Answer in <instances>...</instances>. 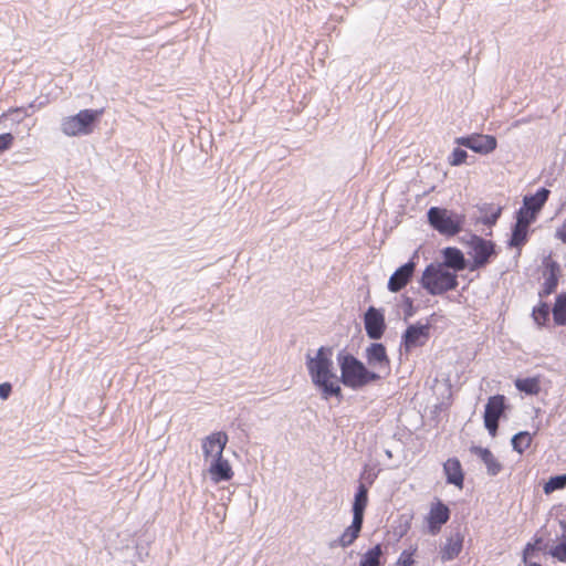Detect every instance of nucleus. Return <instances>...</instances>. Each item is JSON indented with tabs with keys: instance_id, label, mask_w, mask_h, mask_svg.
Returning <instances> with one entry per match:
<instances>
[{
	"instance_id": "1",
	"label": "nucleus",
	"mask_w": 566,
	"mask_h": 566,
	"mask_svg": "<svg viewBox=\"0 0 566 566\" xmlns=\"http://www.w3.org/2000/svg\"><path fill=\"white\" fill-rule=\"evenodd\" d=\"M332 357L333 347L328 346H321L315 356L306 354L308 375L323 400L334 397L342 401L344 396L339 384L352 390H360L384 379L381 374L368 368L365 363L346 349L337 353L336 360L340 371V375L337 376Z\"/></svg>"
},
{
	"instance_id": "2",
	"label": "nucleus",
	"mask_w": 566,
	"mask_h": 566,
	"mask_svg": "<svg viewBox=\"0 0 566 566\" xmlns=\"http://www.w3.org/2000/svg\"><path fill=\"white\" fill-rule=\"evenodd\" d=\"M420 285L432 296L442 295L457 290L458 275L442 264L430 263L426 266L419 280Z\"/></svg>"
},
{
	"instance_id": "3",
	"label": "nucleus",
	"mask_w": 566,
	"mask_h": 566,
	"mask_svg": "<svg viewBox=\"0 0 566 566\" xmlns=\"http://www.w3.org/2000/svg\"><path fill=\"white\" fill-rule=\"evenodd\" d=\"M429 226L444 237H454L463 230L465 216L442 207H430L427 211Z\"/></svg>"
},
{
	"instance_id": "4",
	"label": "nucleus",
	"mask_w": 566,
	"mask_h": 566,
	"mask_svg": "<svg viewBox=\"0 0 566 566\" xmlns=\"http://www.w3.org/2000/svg\"><path fill=\"white\" fill-rule=\"evenodd\" d=\"M104 113L99 109H82L73 116L64 117L61 122V130L66 136H85L94 132Z\"/></svg>"
},
{
	"instance_id": "5",
	"label": "nucleus",
	"mask_w": 566,
	"mask_h": 566,
	"mask_svg": "<svg viewBox=\"0 0 566 566\" xmlns=\"http://www.w3.org/2000/svg\"><path fill=\"white\" fill-rule=\"evenodd\" d=\"M468 254L472 258L469 265L470 271H478L489 265L499 254L495 242L486 240L475 233L469 234Z\"/></svg>"
},
{
	"instance_id": "6",
	"label": "nucleus",
	"mask_w": 566,
	"mask_h": 566,
	"mask_svg": "<svg viewBox=\"0 0 566 566\" xmlns=\"http://www.w3.org/2000/svg\"><path fill=\"white\" fill-rule=\"evenodd\" d=\"M551 190L541 187L534 195H526L523 198L522 207L515 212V219L532 224L536 221L538 213L547 202Z\"/></svg>"
},
{
	"instance_id": "7",
	"label": "nucleus",
	"mask_w": 566,
	"mask_h": 566,
	"mask_svg": "<svg viewBox=\"0 0 566 566\" xmlns=\"http://www.w3.org/2000/svg\"><path fill=\"white\" fill-rule=\"evenodd\" d=\"M366 365L386 378L390 375V358L382 343L374 342L365 349Z\"/></svg>"
},
{
	"instance_id": "8",
	"label": "nucleus",
	"mask_w": 566,
	"mask_h": 566,
	"mask_svg": "<svg viewBox=\"0 0 566 566\" xmlns=\"http://www.w3.org/2000/svg\"><path fill=\"white\" fill-rule=\"evenodd\" d=\"M430 337V324L417 322L410 324L401 336V348L408 354L416 347L423 346Z\"/></svg>"
},
{
	"instance_id": "9",
	"label": "nucleus",
	"mask_w": 566,
	"mask_h": 566,
	"mask_svg": "<svg viewBox=\"0 0 566 566\" xmlns=\"http://www.w3.org/2000/svg\"><path fill=\"white\" fill-rule=\"evenodd\" d=\"M455 144L480 155H488L497 147V140L493 135L471 134L455 138Z\"/></svg>"
},
{
	"instance_id": "10",
	"label": "nucleus",
	"mask_w": 566,
	"mask_h": 566,
	"mask_svg": "<svg viewBox=\"0 0 566 566\" xmlns=\"http://www.w3.org/2000/svg\"><path fill=\"white\" fill-rule=\"evenodd\" d=\"M416 258L417 253H415L408 262L397 268L396 271L390 275L387 283V289L389 292L398 293L411 282L417 268Z\"/></svg>"
},
{
	"instance_id": "11",
	"label": "nucleus",
	"mask_w": 566,
	"mask_h": 566,
	"mask_svg": "<svg viewBox=\"0 0 566 566\" xmlns=\"http://www.w3.org/2000/svg\"><path fill=\"white\" fill-rule=\"evenodd\" d=\"M366 335L373 340H379L386 331L385 311L369 306L364 314Z\"/></svg>"
},
{
	"instance_id": "12",
	"label": "nucleus",
	"mask_w": 566,
	"mask_h": 566,
	"mask_svg": "<svg viewBox=\"0 0 566 566\" xmlns=\"http://www.w3.org/2000/svg\"><path fill=\"white\" fill-rule=\"evenodd\" d=\"M451 511L447 504L437 499L431 503L430 511L426 517L428 532L431 535L440 533L442 526L450 520Z\"/></svg>"
},
{
	"instance_id": "13",
	"label": "nucleus",
	"mask_w": 566,
	"mask_h": 566,
	"mask_svg": "<svg viewBox=\"0 0 566 566\" xmlns=\"http://www.w3.org/2000/svg\"><path fill=\"white\" fill-rule=\"evenodd\" d=\"M559 274L560 268L558 262L548 259L545 262V271L543 273L544 283L538 292V296L541 298L547 297L556 291L558 286Z\"/></svg>"
},
{
	"instance_id": "14",
	"label": "nucleus",
	"mask_w": 566,
	"mask_h": 566,
	"mask_svg": "<svg viewBox=\"0 0 566 566\" xmlns=\"http://www.w3.org/2000/svg\"><path fill=\"white\" fill-rule=\"evenodd\" d=\"M228 442V436L223 431L211 433L202 441V452L206 459L222 454Z\"/></svg>"
},
{
	"instance_id": "15",
	"label": "nucleus",
	"mask_w": 566,
	"mask_h": 566,
	"mask_svg": "<svg viewBox=\"0 0 566 566\" xmlns=\"http://www.w3.org/2000/svg\"><path fill=\"white\" fill-rule=\"evenodd\" d=\"M442 258H443V266L446 269H452L453 272H460L469 268L468 260L465 259L463 252L455 248V247H447L442 251Z\"/></svg>"
},
{
	"instance_id": "16",
	"label": "nucleus",
	"mask_w": 566,
	"mask_h": 566,
	"mask_svg": "<svg viewBox=\"0 0 566 566\" xmlns=\"http://www.w3.org/2000/svg\"><path fill=\"white\" fill-rule=\"evenodd\" d=\"M443 473L446 475L447 484H452L460 490L463 489L464 471L458 458H449L443 463Z\"/></svg>"
},
{
	"instance_id": "17",
	"label": "nucleus",
	"mask_w": 566,
	"mask_h": 566,
	"mask_svg": "<svg viewBox=\"0 0 566 566\" xmlns=\"http://www.w3.org/2000/svg\"><path fill=\"white\" fill-rule=\"evenodd\" d=\"M509 409L510 406L507 405L506 397L504 395L497 394L491 396L484 407L483 418L501 420L502 418H506V411Z\"/></svg>"
},
{
	"instance_id": "18",
	"label": "nucleus",
	"mask_w": 566,
	"mask_h": 566,
	"mask_svg": "<svg viewBox=\"0 0 566 566\" xmlns=\"http://www.w3.org/2000/svg\"><path fill=\"white\" fill-rule=\"evenodd\" d=\"M469 450L484 463L489 475L495 476L502 471V463L494 457L490 449L473 444Z\"/></svg>"
},
{
	"instance_id": "19",
	"label": "nucleus",
	"mask_w": 566,
	"mask_h": 566,
	"mask_svg": "<svg viewBox=\"0 0 566 566\" xmlns=\"http://www.w3.org/2000/svg\"><path fill=\"white\" fill-rule=\"evenodd\" d=\"M209 473L216 483L230 481L233 476L232 468L222 454L214 457L211 461Z\"/></svg>"
},
{
	"instance_id": "20",
	"label": "nucleus",
	"mask_w": 566,
	"mask_h": 566,
	"mask_svg": "<svg viewBox=\"0 0 566 566\" xmlns=\"http://www.w3.org/2000/svg\"><path fill=\"white\" fill-rule=\"evenodd\" d=\"M530 226L531 224H526L524 221L515 219V222L511 228V237L507 241V245L509 248L517 249L518 254L528 241Z\"/></svg>"
},
{
	"instance_id": "21",
	"label": "nucleus",
	"mask_w": 566,
	"mask_h": 566,
	"mask_svg": "<svg viewBox=\"0 0 566 566\" xmlns=\"http://www.w3.org/2000/svg\"><path fill=\"white\" fill-rule=\"evenodd\" d=\"M368 485L366 483H358L352 504L353 517L364 520L365 511L368 505Z\"/></svg>"
},
{
	"instance_id": "22",
	"label": "nucleus",
	"mask_w": 566,
	"mask_h": 566,
	"mask_svg": "<svg viewBox=\"0 0 566 566\" xmlns=\"http://www.w3.org/2000/svg\"><path fill=\"white\" fill-rule=\"evenodd\" d=\"M463 547V536L460 533H455L454 535L447 538L444 546L442 547L441 560L450 562L459 556Z\"/></svg>"
},
{
	"instance_id": "23",
	"label": "nucleus",
	"mask_w": 566,
	"mask_h": 566,
	"mask_svg": "<svg viewBox=\"0 0 566 566\" xmlns=\"http://www.w3.org/2000/svg\"><path fill=\"white\" fill-rule=\"evenodd\" d=\"M363 524L364 520L353 517L352 524L345 528L339 538L332 544V547H334L335 544L344 548L350 546L358 538Z\"/></svg>"
},
{
	"instance_id": "24",
	"label": "nucleus",
	"mask_w": 566,
	"mask_h": 566,
	"mask_svg": "<svg viewBox=\"0 0 566 566\" xmlns=\"http://www.w3.org/2000/svg\"><path fill=\"white\" fill-rule=\"evenodd\" d=\"M384 548L381 544H376L361 555L359 566H384Z\"/></svg>"
},
{
	"instance_id": "25",
	"label": "nucleus",
	"mask_w": 566,
	"mask_h": 566,
	"mask_svg": "<svg viewBox=\"0 0 566 566\" xmlns=\"http://www.w3.org/2000/svg\"><path fill=\"white\" fill-rule=\"evenodd\" d=\"M552 314L557 326L566 325V292H562L556 296Z\"/></svg>"
},
{
	"instance_id": "26",
	"label": "nucleus",
	"mask_w": 566,
	"mask_h": 566,
	"mask_svg": "<svg viewBox=\"0 0 566 566\" xmlns=\"http://www.w3.org/2000/svg\"><path fill=\"white\" fill-rule=\"evenodd\" d=\"M479 210L483 216L478 220V222H481L482 224L488 227L495 226L502 214L501 207L493 209V206L488 203H483L482 206H480Z\"/></svg>"
},
{
	"instance_id": "27",
	"label": "nucleus",
	"mask_w": 566,
	"mask_h": 566,
	"mask_svg": "<svg viewBox=\"0 0 566 566\" xmlns=\"http://www.w3.org/2000/svg\"><path fill=\"white\" fill-rule=\"evenodd\" d=\"M514 384L518 391L530 396L537 395L541 390L539 381L535 377L517 378Z\"/></svg>"
},
{
	"instance_id": "28",
	"label": "nucleus",
	"mask_w": 566,
	"mask_h": 566,
	"mask_svg": "<svg viewBox=\"0 0 566 566\" xmlns=\"http://www.w3.org/2000/svg\"><path fill=\"white\" fill-rule=\"evenodd\" d=\"M532 441L533 436L528 431H520L511 439L512 449L518 454H523L530 448Z\"/></svg>"
},
{
	"instance_id": "29",
	"label": "nucleus",
	"mask_w": 566,
	"mask_h": 566,
	"mask_svg": "<svg viewBox=\"0 0 566 566\" xmlns=\"http://www.w3.org/2000/svg\"><path fill=\"white\" fill-rule=\"evenodd\" d=\"M551 308L548 303L541 301L532 311L534 322L539 326H546L549 321Z\"/></svg>"
},
{
	"instance_id": "30",
	"label": "nucleus",
	"mask_w": 566,
	"mask_h": 566,
	"mask_svg": "<svg viewBox=\"0 0 566 566\" xmlns=\"http://www.w3.org/2000/svg\"><path fill=\"white\" fill-rule=\"evenodd\" d=\"M566 488V473L556 474L551 476L544 484V493L551 494L555 491L563 490Z\"/></svg>"
},
{
	"instance_id": "31",
	"label": "nucleus",
	"mask_w": 566,
	"mask_h": 566,
	"mask_svg": "<svg viewBox=\"0 0 566 566\" xmlns=\"http://www.w3.org/2000/svg\"><path fill=\"white\" fill-rule=\"evenodd\" d=\"M549 555L562 563H566V532L562 535L559 543L549 549Z\"/></svg>"
},
{
	"instance_id": "32",
	"label": "nucleus",
	"mask_w": 566,
	"mask_h": 566,
	"mask_svg": "<svg viewBox=\"0 0 566 566\" xmlns=\"http://www.w3.org/2000/svg\"><path fill=\"white\" fill-rule=\"evenodd\" d=\"M460 147H457L452 150L451 155L449 156V164L451 166H460L465 163L468 158V153Z\"/></svg>"
},
{
	"instance_id": "33",
	"label": "nucleus",
	"mask_w": 566,
	"mask_h": 566,
	"mask_svg": "<svg viewBox=\"0 0 566 566\" xmlns=\"http://www.w3.org/2000/svg\"><path fill=\"white\" fill-rule=\"evenodd\" d=\"M416 551V548H413L412 551H402L397 562L395 563V566H415L416 560L413 558V555Z\"/></svg>"
},
{
	"instance_id": "34",
	"label": "nucleus",
	"mask_w": 566,
	"mask_h": 566,
	"mask_svg": "<svg viewBox=\"0 0 566 566\" xmlns=\"http://www.w3.org/2000/svg\"><path fill=\"white\" fill-rule=\"evenodd\" d=\"M14 137L11 133H4L0 135V153H3L11 148Z\"/></svg>"
},
{
	"instance_id": "35",
	"label": "nucleus",
	"mask_w": 566,
	"mask_h": 566,
	"mask_svg": "<svg viewBox=\"0 0 566 566\" xmlns=\"http://www.w3.org/2000/svg\"><path fill=\"white\" fill-rule=\"evenodd\" d=\"M416 313V307L413 305V300L409 296H403V314L405 319L413 316Z\"/></svg>"
},
{
	"instance_id": "36",
	"label": "nucleus",
	"mask_w": 566,
	"mask_h": 566,
	"mask_svg": "<svg viewBox=\"0 0 566 566\" xmlns=\"http://www.w3.org/2000/svg\"><path fill=\"white\" fill-rule=\"evenodd\" d=\"M483 421L485 429L489 431L490 436L494 438L497 434L500 420L483 418Z\"/></svg>"
},
{
	"instance_id": "37",
	"label": "nucleus",
	"mask_w": 566,
	"mask_h": 566,
	"mask_svg": "<svg viewBox=\"0 0 566 566\" xmlns=\"http://www.w3.org/2000/svg\"><path fill=\"white\" fill-rule=\"evenodd\" d=\"M12 392V385L10 382L0 384V398L7 400Z\"/></svg>"
},
{
	"instance_id": "38",
	"label": "nucleus",
	"mask_w": 566,
	"mask_h": 566,
	"mask_svg": "<svg viewBox=\"0 0 566 566\" xmlns=\"http://www.w3.org/2000/svg\"><path fill=\"white\" fill-rule=\"evenodd\" d=\"M555 237L563 243H566V219L562 226L556 229Z\"/></svg>"
},
{
	"instance_id": "39",
	"label": "nucleus",
	"mask_w": 566,
	"mask_h": 566,
	"mask_svg": "<svg viewBox=\"0 0 566 566\" xmlns=\"http://www.w3.org/2000/svg\"><path fill=\"white\" fill-rule=\"evenodd\" d=\"M361 479H366L367 481V485L368 488L374 483L375 479H376V474H371L369 473L367 476H364V474H361Z\"/></svg>"
},
{
	"instance_id": "40",
	"label": "nucleus",
	"mask_w": 566,
	"mask_h": 566,
	"mask_svg": "<svg viewBox=\"0 0 566 566\" xmlns=\"http://www.w3.org/2000/svg\"><path fill=\"white\" fill-rule=\"evenodd\" d=\"M470 233H471V232L467 233L465 235H463V237L461 238V242H462V243H464V244H467V245H468L469 234H470Z\"/></svg>"
},
{
	"instance_id": "41",
	"label": "nucleus",
	"mask_w": 566,
	"mask_h": 566,
	"mask_svg": "<svg viewBox=\"0 0 566 566\" xmlns=\"http://www.w3.org/2000/svg\"><path fill=\"white\" fill-rule=\"evenodd\" d=\"M526 566H542V565L538 563H535V562H531V563H527Z\"/></svg>"
},
{
	"instance_id": "42",
	"label": "nucleus",
	"mask_w": 566,
	"mask_h": 566,
	"mask_svg": "<svg viewBox=\"0 0 566 566\" xmlns=\"http://www.w3.org/2000/svg\"><path fill=\"white\" fill-rule=\"evenodd\" d=\"M10 113H22V108H14L11 109Z\"/></svg>"
},
{
	"instance_id": "43",
	"label": "nucleus",
	"mask_w": 566,
	"mask_h": 566,
	"mask_svg": "<svg viewBox=\"0 0 566 566\" xmlns=\"http://www.w3.org/2000/svg\"><path fill=\"white\" fill-rule=\"evenodd\" d=\"M530 546H531V545L528 544V545H527V547L525 548V551H527V548H528ZM523 560L526 563V552H524Z\"/></svg>"
},
{
	"instance_id": "44",
	"label": "nucleus",
	"mask_w": 566,
	"mask_h": 566,
	"mask_svg": "<svg viewBox=\"0 0 566 566\" xmlns=\"http://www.w3.org/2000/svg\"><path fill=\"white\" fill-rule=\"evenodd\" d=\"M562 527H563L564 530H566V523H564V522H563V523H562Z\"/></svg>"
}]
</instances>
